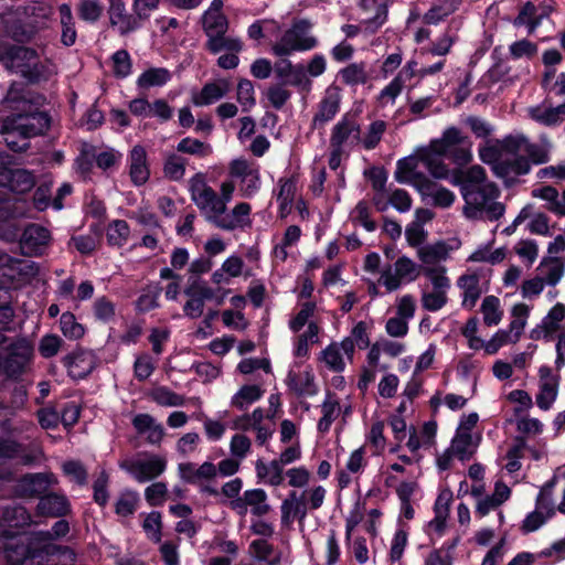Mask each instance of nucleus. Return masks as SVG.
Wrapping results in <instances>:
<instances>
[{
	"label": "nucleus",
	"mask_w": 565,
	"mask_h": 565,
	"mask_svg": "<svg viewBox=\"0 0 565 565\" xmlns=\"http://www.w3.org/2000/svg\"><path fill=\"white\" fill-rule=\"evenodd\" d=\"M113 73L117 78H125L131 73V57L126 50L116 51L113 56Z\"/></svg>",
	"instance_id": "bf43d9fd"
},
{
	"label": "nucleus",
	"mask_w": 565,
	"mask_h": 565,
	"mask_svg": "<svg viewBox=\"0 0 565 565\" xmlns=\"http://www.w3.org/2000/svg\"><path fill=\"white\" fill-rule=\"evenodd\" d=\"M250 548L255 553V557L259 562H266L268 565H278L280 563V556L269 559V556L274 553V545L268 541L258 539L250 543Z\"/></svg>",
	"instance_id": "052dcab7"
},
{
	"label": "nucleus",
	"mask_w": 565,
	"mask_h": 565,
	"mask_svg": "<svg viewBox=\"0 0 565 565\" xmlns=\"http://www.w3.org/2000/svg\"><path fill=\"white\" fill-rule=\"evenodd\" d=\"M36 511L41 516L63 518L71 512V503L64 494L46 492L40 497Z\"/></svg>",
	"instance_id": "2eb2a0df"
},
{
	"label": "nucleus",
	"mask_w": 565,
	"mask_h": 565,
	"mask_svg": "<svg viewBox=\"0 0 565 565\" xmlns=\"http://www.w3.org/2000/svg\"><path fill=\"white\" fill-rule=\"evenodd\" d=\"M494 199H489L483 206L466 205L465 213L469 217H475L477 213L484 212L487 217L491 221L500 218L504 214V205L500 202H493Z\"/></svg>",
	"instance_id": "6e6d98bb"
},
{
	"label": "nucleus",
	"mask_w": 565,
	"mask_h": 565,
	"mask_svg": "<svg viewBox=\"0 0 565 565\" xmlns=\"http://www.w3.org/2000/svg\"><path fill=\"white\" fill-rule=\"evenodd\" d=\"M278 183L279 193L277 200L280 202V206H291L297 190V178L295 175H291L290 178H281L279 179Z\"/></svg>",
	"instance_id": "13d9d810"
},
{
	"label": "nucleus",
	"mask_w": 565,
	"mask_h": 565,
	"mask_svg": "<svg viewBox=\"0 0 565 565\" xmlns=\"http://www.w3.org/2000/svg\"><path fill=\"white\" fill-rule=\"evenodd\" d=\"M0 548L7 565H23L26 559L42 557V541L28 532H13L0 524Z\"/></svg>",
	"instance_id": "f03ea898"
},
{
	"label": "nucleus",
	"mask_w": 565,
	"mask_h": 565,
	"mask_svg": "<svg viewBox=\"0 0 565 565\" xmlns=\"http://www.w3.org/2000/svg\"><path fill=\"white\" fill-rule=\"evenodd\" d=\"M339 74L342 82L350 86L366 84L370 81L364 63H351L342 68Z\"/></svg>",
	"instance_id": "4c0bfd02"
},
{
	"label": "nucleus",
	"mask_w": 565,
	"mask_h": 565,
	"mask_svg": "<svg viewBox=\"0 0 565 565\" xmlns=\"http://www.w3.org/2000/svg\"><path fill=\"white\" fill-rule=\"evenodd\" d=\"M210 149V145L191 137H185L181 139L177 146L178 152L193 154L198 157H205Z\"/></svg>",
	"instance_id": "680f3d73"
},
{
	"label": "nucleus",
	"mask_w": 565,
	"mask_h": 565,
	"mask_svg": "<svg viewBox=\"0 0 565 565\" xmlns=\"http://www.w3.org/2000/svg\"><path fill=\"white\" fill-rule=\"evenodd\" d=\"M130 234L129 224L125 220H115L109 224L107 231V243L109 246L121 247Z\"/></svg>",
	"instance_id": "a18cd8bd"
},
{
	"label": "nucleus",
	"mask_w": 565,
	"mask_h": 565,
	"mask_svg": "<svg viewBox=\"0 0 565 565\" xmlns=\"http://www.w3.org/2000/svg\"><path fill=\"white\" fill-rule=\"evenodd\" d=\"M543 19V15H536V7L532 2H526L514 19L515 26L526 25L529 34L535 32Z\"/></svg>",
	"instance_id": "ea45409f"
},
{
	"label": "nucleus",
	"mask_w": 565,
	"mask_h": 565,
	"mask_svg": "<svg viewBox=\"0 0 565 565\" xmlns=\"http://www.w3.org/2000/svg\"><path fill=\"white\" fill-rule=\"evenodd\" d=\"M104 7L98 0H81L77 7L78 18L88 23L97 22L103 14Z\"/></svg>",
	"instance_id": "864d4df0"
},
{
	"label": "nucleus",
	"mask_w": 565,
	"mask_h": 565,
	"mask_svg": "<svg viewBox=\"0 0 565 565\" xmlns=\"http://www.w3.org/2000/svg\"><path fill=\"white\" fill-rule=\"evenodd\" d=\"M452 500L450 490H441L434 505L435 518L429 522V526L441 535L446 529V521L449 514V504Z\"/></svg>",
	"instance_id": "393cba45"
},
{
	"label": "nucleus",
	"mask_w": 565,
	"mask_h": 565,
	"mask_svg": "<svg viewBox=\"0 0 565 565\" xmlns=\"http://www.w3.org/2000/svg\"><path fill=\"white\" fill-rule=\"evenodd\" d=\"M166 460L153 456L148 460H137L131 463L129 471L139 482H146L159 477L166 469Z\"/></svg>",
	"instance_id": "6ab92c4d"
},
{
	"label": "nucleus",
	"mask_w": 565,
	"mask_h": 565,
	"mask_svg": "<svg viewBox=\"0 0 565 565\" xmlns=\"http://www.w3.org/2000/svg\"><path fill=\"white\" fill-rule=\"evenodd\" d=\"M171 78V74L167 68L151 67L142 72L138 79L139 88L160 87L166 85Z\"/></svg>",
	"instance_id": "473e14b6"
},
{
	"label": "nucleus",
	"mask_w": 565,
	"mask_h": 565,
	"mask_svg": "<svg viewBox=\"0 0 565 565\" xmlns=\"http://www.w3.org/2000/svg\"><path fill=\"white\" fill-rule=\"evenodd\" d=\"M186 159L175 153L167 157L163 166L164 175L171 181H179L185 173Z\"/></svg>",
	"instance_id": "5fc2aeb1"
},
{
	"label": "nucleus",
	"mask_w": 565,
	"mask_h": 565,
	"mask_svg": "<svg viewBox=\"0 0 565 565\" xmlns=\"http://www.w3.org/2000/svg\"><path fill=\"white\" fill-rule=\"evenodd\" d=\"M454 248L444 241L426 246V266H440L437 263L446 260Z\"/></svg>",
	"instance_id": "4d7b16f0"
},
{
	"label": "nucleus",
	"mask_w": 565,
	"mask_h": 565,
	"mask_svg": "<svg viewBox=\"0 0 565 565\" xmlns=\"http://www.w3.org/2000/svg\"><path fill=\"white\" fill-rule=\"evenodd\" d=\"M60 328L63 335L70 340L82 339L85 334L84 326L76 321L75 315L71 311L61 315Z\"/></svg>",
	"instance_id": "79ce46f5"
},
{
	"label": "nucleus",
	"mask_w": 565,
	"mask_h": 565,
	"mask_svg": "<svg viewBox=\"0 0 565 565\" xmlns=\"http://www.w3.org/2000/svg\"><path fill=\"white\" fill-rule=\"evenodd\" d=\"M467 137L456 128L446 129L440 139L431 140L429 149L437 154H445L457 164H467L471 158V151L466 147Z\"/></svg>",
	"instance_id": "423d86ee"
},
{
	"label": "nucleus",
	"mask_w": 565,
	"mask_h": 565,
	"mask_svg": "<svg viewBox=\"0 0 565 565\" xmlns=\"http://www.w3.org/2000/svg\"><path fill=\"white\" fill-rule=\"evenodd\" d=\"M481 312L487 326L499 324L503 316L500 309V299L495 296H487L482 301Z\"/></svg>",
	"instance_id": "49530a36"
},
{
	"label": "nucleus",
	"mask_w": 565,
	"mask_h": 565,
	"mask_svg": "<svg viewBox=\"0 0 565 565\" xmlns=\"http://www.w3.org/2000/svg\"><path fill=\"white\" fill-rule=\"evenodd\" d=\"M230 90V83L226 79L206 83L201 92L192 97L195 106H207L223 98Z\"/></svg>",
	"instance_id": "5701e85b"
},
{
	"label": "nucleus",
	"mask_w": 565,
	"mask_h": 565,
	"mask_svg": "<svg viewBox=\"0 0 565 565\" xmlns=\"http://www.w3.org/2000/svg\"><path fill=\"white\" fill-rule=\"evenodd\" d=\"M1 104L11 113L0 121V138L13 152H25L31 138L45 135L51 127L50 114L28 99L23 88L15 84L10 86Z\"/></svg>",
	"instance_id": "f257e3e1"
},
{
	"label": "nucleus",
	"mask_w": 565,
	"mask_h": 565,
	"mask_svg": "<svg viewBox=\"0 0 565 565\" xmlns=\"http://www.w3.org/2000/svg\"><path fill=\"white\" fill-rule=\"evenodd\" d=\"M458 7L457 0H434L426 13V22L437 23L452 13Z\"/></svg>",
	"instance_id": "c03bdc74"
},
{
	"label": "nucleus",
	"mask_w": 565,
	"mask_h": 565,
	"mask_svg": "<svg viewBox=\"0 0 565 565\" xmlns=\"http://www.w3.org/2000/svg\"><path fill=\"white\" fill-rule=\"evenodd\" d=\"M32 523V516L22 505H7L1 510L0 524L13 532H25Z\"/></svg>",
	"instance_id": "a211bd4d"
},
{
	"label": "nucleus",
	"mask_w": 565,
	"mask_h": 565,
	"mask_svg": "<svg viewBox=\"0 0 565 565\" xmlns=\"http://www.w3.org/2000/svg\"><path fill=\"white\" fill-rule=\"evenodd\" d=\"M223 0H212L201 17L202 29L206 34L228 30V19L223 13Z\"/></svg>",
	"instance_id": "f3484780"
},
{
	"label": "nucleus",
	"mask_w": 565,
	"mask_h": 565,
	"mask_svg": "<svg viewBox=\"0 0 565 565\" xmlns=\"http://www.w3.org/2000/svg\"><path fill=\"white\" fill-rule=\"evenodd\" d=\"M555 486V479H552L544 483L541 488L536 500H535V509L540 510L547 514V516L553 518L557 512V504L554 503L553 490Z\"/></svg>",
	"instance_id": "72a5a7b5"
},
{
	"label": "nucleus",
	"mask_w": 565,
	"mask_h": 565,
	"mask_svg": "<svg viewBox=\"0 0 565 565\" xmlns=\"http://www.w3.org/2000/svg\"><path fill=\"white\" fill-rule=\"evenodd\" d=\"M96 158V148L93 145L84 143L74 161L76 172L84 179L88 178L94 168Z\"/></svg>",
	"instance_id": "f704fd0d"
},
{
	"label": "nucleus",
	"mask_w": 565,
	"mask_h": 565,
	"mask_svg": "<svg viewBox=\"0 0 565 565\" xmlns=\"http://www.w3.org/2000/svg\"><path fill=\"white\" fill-rule=\"evenodd\" d=\"M351 135L352 129H350V116L349 114H345L332 129L330 138L331 147H343Z\"/></svg>",
	"instance_id": "e2e57ef3"
},
{
	"label": "nucleus",
	"mask_w": 565,
	"mask_h": 565,
	"mask_svg": "<svg viewBox=\"0 0 565 565\" xmlns=\"http://www.w3.org/2000/svg\"><path fill=\"white\" fill-rule=\"evenodd\" d=\"M511 495V489L502 481H497L494 484V491L491 495H484L477 502L476 513L483 518L491 511L498 509L501 504L509 500Z\"/></svg>",
	"instance_id": "aec40b11"
},
{
	"label": "nucleus",
	"mask_w": 565,
	"mask_h": 565,
	"mask_svg": "<svg viewBox=\"0 0 565 565\" xmlns=\"http://www.w3.org/2000/svg\"><path fill=\"white\" fill-rule=\"evenodd\" d=\"M539 377L536 404L541 409L548 411L557 398L561 377L547 365L540 367Z\"/></svg>",
	"instance_id": "ddd939ff"
},
{
	"label": "nucleus",
	"mask_w": 565,
	"mask_h": 565,
	"mask_svg": "<svg viewBox=\"0 0 565 565\" xmlns=\"http://www.w3.org/2000/svg\"><path fill=\"white\" fill-rule=\"evenodd\" d=\"M139 501V493L136 490L125 489L115 503V513L119 516L132 515Z\"/></svg>",
	"instance_id": "e433bc0d"
},
{
	"label": "nucleus",
	"mask_w": 565,
	"mask_h": 565,
	"mask_svg": "<svg viewBox=\"0 0 565 565\" xmlns=\"http://www.w3.org/2000/svg\"><path fill=\"white\" fill-rule=\"evenodd\" d=\"M67 375L74 381L87 379L96 367V359L92 350L77 345L76 349L62 359Z\"/></svg>",
	"instance_id": "f8f14e48"
},
{
	"label": "nucleus",
	"mask_w": 565,
	"mask_h": 565,
	"mask_svg": "<svg viewBox=\"0 0 565 565\" xmlns=\"http://www.w3.org/2000/svg\"><path fill=\"white\" fill-rule=\"evenodd\" d=\"M426 198H430L434 205L447 209L454 203L456 196L450 190L426 181Z\"/></svg>",
	"instance_id": "8fccbe9b"
},
{
	"label": "nucleus",
	"mask_w": 565,
	"mask_h": 565,
	"mask_svg": "<svg viewBox=\"0 0 565 565\" xmlns=\"http://www.w3.org/2000/svg\"><path fill=\"white\" fill-rule=\"evenodd\" d=\"M58 13H60L61 25H62L61 42L65 46H72L76 41L77 33L75 30L74 18H73L71 6L67 3L61 4L58 7Z\"/></svg>",
	"instance_id": "7c9ffc66"
},
{
	"label": "nucleus",
	"mask_w": 565,
	"mask_h": 565,
	"mask_svg": "<svg viewBox=\"0 0 565 565\" xmlns=\"http://www.w3.org/2000/svg\"><path fill=\"white\" fill-rule=\"evenodd\" d=\"M452 183L461 185L466 205L470 206H483L489 199H497L500 194L498 186L487 181L486 170L481 166H472L466 171L457 172Z\"/></svg>",
	"instance_id": "7ed1b4c3"
},
{
	"label": "nucleus",
	"mask_w": 565,
	"mask_h": 565,
	"mask_svg": "<svg viewBox=\"0 0 565 565\" xmlns=\"http://www.w3.org/2000/svg\"><path fill=\"white\" fill-rule=\"evenodd\" d=\"M405 236L408 244L417 248V257L424 263V206L415 211V220L406 226Z\"/></svg>",
	"instance_id": "4be33fe9"
},
{
	"label": "nucleus",
	"mask_w": 565,
	"mask_h": 565,
	"mask_svg": "<svg viewBox=\"0 0 565 565\" xmlns=\"http://www.w3.org/2000/svg\"><path fill=\"white\" fill-rule=\"evenodd\" d=\"M129 175L131 182L137 185H143L150 178V169L147 162V151L146 149L137 145L135 146L129 153Z\"/></svg>",
	"instance_id": "dca6fc26"
},
{
	"label": "nucleus",
	"mask_w": 565,
	"mask_h": 565,
	"mask_svg": "<svg viewBox=\"0 0 565 565\" xmlns=\"http://www.w3.org/2000/svg\"><path fill=\"white\" fill-rule=\"evenodd\" d=\"M10 182L4 183L2 188H7L11 192L24 194L35 185V178L32 172L26 169L15 167L9 175Z\"/></svg>",
	"instance_id": "cd10ccee"
},
{
	"label": "nucleus",
	"mask_w": 565,
	"mask_h": 565,
	"mask_svg": "<svg viewBox=\"0 0 565 565\" xmlns=\"http://www.w3.org/2000/svg\"><path fill=\"white\" fill-rule=\"evenodd\" d=\"M565 319V305L557 302L543 318L540 326L544 338H550L561 329V323Z\"/></svg>",
	"instance_id": "c756f323"
},
{
	"label": "nucleus",
	"mask_w": 565,
	"mask_h": 565,
	"mask_svg": "<svg viewBox=\"0 0 565 565\" xmlns=\"http://www.w3.org/2000/svg\"><path fill=\"white\" fill-rule=\"evenodd\" d=\"M57 480L53 473L35 472L25 473L17 480L13 493L18 498H39L47 492L49 488Z\"/></svg>",
	"instance_id": "9d476101"
},
{
	"label": "nucleus",
	"mask_w": 565,
	"mask_h": 565,
	"mask_svg": "<svg viewBox=\"0 0 565 565\" xmlns=\"http://www.w3.org/2000/svg\"><path fill=\"white\" fill-rule=\"evenodd\" d=\"M7 56L11 66L18 68V64L29 63L31 60L36 58L38 53L31 47L13 45L8 50Z\"/></svg>",
	"instance_id": "69168bd1"
},
{
	"label": "nucleus",
	"mask_w": 565,
	"mask_h": 565,
	"mask_svg": "<svg viewBox=\"0 0 565 565\" xmlns=\"http://www.w3.org/2000/svg\"><path fill=\"white\" fill-rule=\"evenodd\" d=\"M226 32L227 31H220L206 34L207 41L205 43V49L211 54H218L224 50L238 53L242 50V42L238 39L226 36Z\"/></svg>",
	"instance_id": "a878e982"
},
{
	"label": "nucleus",
	"mask_w": 565,
	"mask_h": 565,
	"mask_svg": "<svg viewBox=\"0 0 565 565\" xmlns=\"http://www.w3.org/2000/svg\"><path fill=\"white\" fill-rule=\"evenodd\" d=\"M312 28V23L308 19L296 20L291 28L286 30L280 41L271 47L274 55L282 57L289 56L292 52H305L315 49L318 40L310 35L308 31Z\"/></svg>",
	"instance_id": "39448f33"
},
{
	"label": "nucleus",
	"mask_w": 565,
	"mask_h": 565,
	"mask_svg": "<svg viewBox=\"0 0 565 565\" xmlns=\"http://www.w3.org/2000/svg\"><path fill=\"white\" fill-rule=\"evenodd\" d=\"M539 276L547 285H556L563 277L564 269L561 262L557 258H548L543 260L539 268Z\"/></svg>",
	"instance_id": "c9c22d12"
},
{
	"label": "nucleus",
	"mask_w": 565,
	"mask_h": 565,
	"mask_svg": "<svg viewBox=\"0 0 565 565\" xmlns=\"http://www.w3.org/2000/svg\"><path fill=\"white\" fill-rule=\"evenodd\" d=\"M154 363L150 354L142 353L134 363V375L139 382L148 380L154 371Z\"/></svg>",
	"instance_id": "338daca9"
},
{
	"label": "nucleus",
	"mask_w": 565,
	"mask_h": 565,
	"mask_svg": "<svg viewBox=\"0 0 565 565\" xmlns=\"http://www.w3.org/2000/svg\"><path fill=\"white\" fill-rule=\"evenodd\" d=\"M529 115L534 121L543 126H558L565 117V104L556 107H548L545 105L531 107L529 109Z\"/></svg>",
	"instance_id": "b1692460"
},
{
	"label": "nucleus",
	"mask_w": 565,
	"mask_h": 565,
	"mask_svg": "<svg viewBox=\"0 0 565 565\" xmlns=\"http://www.w3.org/2000/svg\"><path fill=\"white\" fill-rule=\"evenodd\" d=\"M458 286L462 290V307L472 309L481 296L480 278L472 275H463L458 280Z\"/></svg>",
	"instance_id": "bb28decb"
},
{
	"label": "nucleus",
	"mask_w": 565,
	"mask_h": 565,
	"mask_svg": "<svg viewBox=\"0 0 565 565\" xmlns=\"http://www.w3.org/2000/svg\"><path fill=\"white\" fill-rule=\"evenodd\" d=\"M530 170V160L523 156H513L512 159L503 158L493 168L494 174L505 180H513L519 175L527 174Z\"/></svg>",
	"instance_id": "412c9836"
},
{
	"label": "nucleus",
	"mask_w": 565,
	"mask_h": 565,
	"mask_svg": "<svg viewBox=\"0 0 565 565\" xmlns=\"http://www.w3.org/2000/svg\"><path fill=\"white\" fill-rule=\"evenodd\" d=\"M62 470L65 476L72 477L78 486L87 483V470L84 465L78 460H67L63 463Z\"/></svg>",
	"instance_id": "774afa93"
},
{
	"label": "nucleus",
	"mask_w": 565,
	"mask_h": 565,
	"mask_svg": "<svg viewBox=\"0 0 565 565\" xmlns=\"http://www.w3.org/2000/svg\"><path fill=\"white\" fill-rule=\"evenodd\" d=\"M250 211V204L241 202L234 206L232 215H225L223 217L206 216V218L222 230L233 231L242 222L241 217L248 216Z\"/></svg>",
	"instance_id": "c85d7f7f"
},
{
	"label": "nucleus",
	"mask_w": 565,
	"mask_h": 565,
	"mask_svg": "<svg viewBox=\"0 0 565 565\" xmlns=\"http://www.w3.org/2000/svg\"><path fill=\"white\" fill-rule=\"evenodd\" d=\"M542 143H531L527 141L525 152L535 164L546 163L551 158L552 142L544 136L541 138Z\"/></svg>",
	"instance_id": "de8ad7c7"
},
{
	"label": "nucleus",
	"mask_w": 565,
	"mask_h": 565,
	"mask_svg": "<svg viewBox=\"0 0 565 565\" xmlns=\"http://www.w3.org/2000/svg\"><path fill=\"white\" fill-rule=\"evenodd\" d=\"M340 104V88L334 85L329 86L318 104V111L312 119V129L323 127L326 122L331 121L339 113Z\"/></svg>",
	"instance_id": "4468645a"
},
{
	"label": "nucleus",
	"mask_w": 565,
	"mask_h": 565,
	"mask_svg": "<svg viewBox=\"0 0 565 565\" xmlns=\"http://www.w3.org/2000/svg\"><path fill=\"white\" fill-rule=\"evenodd\" d=\"M450 279L446 276L444 266H426V310L441 309L448 298Z\"/></svg>",
	"instance_id": "0eeeda50"
},
{
	"label": "nucleus",
	"mask_w": 565,
	"mask_h": 565,
	"mask_svg": "<svg viewBox=\"0 0 565 565\" xmlns=\"http://www.w3.org/2000/svg\"><path fill=\"white\" fill-rule=\"evenodd\" d=\"M419 163H424V145L417 146L413 154L397 161L394 178L398 183H413L424 200V172L416 171Z\"/></svg>",
	"instance_id": "1a4fd4ad"
},
{
	"label": "nucleus",
	"mask_w": 565,
	"mask_h": 565,
	"mask_svg": "<svg viewBox=\"0 0 565 565\" xmlns=\"http://www.w3.org/2000/svg\"><path fill=\"white\" fill-rule=\"evenodd\" d=\"M450 447L460 460L469 459L476 448L471 434L466 433H457Z\"/></svg>",
	"instance_id": "603ef678"
},
{
	"label": "nucleus",
	"mask_w": 565,
	"mask_h": 565,
	"mask_svg": "<svg viewBox=\"0 0 565 565\" xmlns=\"http://www.w3.org/2000/svg\"><path fill=\"white\" fill-rule=\"evenodd\" d=\"M18 71L29 84L47 79V66L40 61L18 64Z\"/></svg>",
	"instance_id": "a19ab883"
},
{
	"label": "nucleus",
	"mask_w": 565,
	"mask_h": 565,
	"mask_svg": "<svg viewBox=\"0 0 565 565\" xmlns=\"http://www.w3.org/2000/svg\"><path fill=\"white\" fill-rule=\"evenodd\" d=\"M243 488V480L241 478H235L230 480L228 482L224 483L221 488V490H217L216 488L209 486V484H201L200 486V492L203 494H209L216 497L220 493L224 497L234 500L236 498H239L238 494Z\"/></svg>",
	"instance_id": "37998d69"
},
{
	"label": "nucleus",
	"mask_w": 565,
	"mask_h": 565,
	"mask_svg": "<svg viewBox=\"0 0 565 565\" xmlns=\"http://www.w3.org/2000/svg\"><path fill=\"white\" fill-rule=\"evenodd\" d=\"M109 475L103 469L93 482V500L100 508H105L109 500Z\"/></svg>",
	"instance_id": "3c124183"
},
{
	"label": "nucleus",
	"mask_w": 565,
	"mask_h": 565,
	"mask_svg": "<svg viewBox=\"0 0 565 565\" xmlns=\"http://www.w3.org/2000/svg\"><path fill=\"white\" fill-rule=\"evenodd\" d=\"M34 348L26 338H18L0 345V375L18 381L28 371Z\"/></svg>",
	"instance_id": "20e7f679"
},
{
	"label": "nucleus",
	"mask_w": 565,
	"mask_h": 565,
	"mask_svg": "<svg viewBox=\"0 0 565 565\" xmlns=\"http://www.w3.org/2000/svg\"><path fill=\"white\" fill-rule=\"evenodd\" d=\"M191 200L202 212H211L212 216H221L225 213L224 203L217 193L206 184L204 175L196 173L190 179Z\"/></svg>",
	"instance_id": "6e6552de"
},
{
	"label": "nucleus",
	"mask_w": 565,
	"mask_h": 565,
	"mask_svg": "<svg viewBox=\"0 0 565 565\" xmlns=\"http://www.w3.org/2000/svg\"><path fill=\"white\" fill-rule=\"evenodd\" d=\"M334 394L331 391H327L326 399L321 405L322 417L318 420L317 429L321 434H326L330 430L332 423L337 417V412L340 408V404L337 399H331Z\"/></svg>",
	"instance_id": "2f4dec72"
},
{
	"label": "nucleus",
	"mask_w": 565,
	"mask_h": 565,
	"mask_svg": "<svg viewBox=\"0 0 565 565\" xmlns=\"http://www.w3.org/2000/svg\"><path fill=\"white\" fill-rule=\"evenodd\" d=\"M152 399L160 406L179 407L185 404V397L167 386H159L152 392Z\"/></svg>",
	"instance_id": "09e8293b"
},
{
	"label": "nucleus",
	"mask_w": 565,
	"mask_h": 565,
	"mask_svg": "<svg viewBox=\"0 0 565 565\" xmlns=\"http://www.w3.org/2000/svg\"><path fill=\"white\" fill-rule=\"evenodd\" d=\"M63 344L64 341L60 335L53 333L45 334L40 340L39 353L44 359H51L57 354Z\"/></svg>",
	"instance_id": "0e129e2a"
},
{
	"label": "nucleus",
	"mask_w": 565,
	"mask_h": 565,
	"mask_svg": "<svg viewBox=\"0 0 565 565\" xmlns=\"http://www.w3.org/2000/svg\"><path fill=\"white\" fill-rule=\"evenodd\" d=\"M264 391L259 385H243L232 398V405L238 409H244L246 405L257 402L262 398Z\"/></svg>",
	"instance_id": "58836bf2"
},
{
	"label": "nucleus",
	"mask_w": 565,
	"mask_h": 565,
	"mask_svg": "<svg viewBox=\"0 0 565 565\" xmlns=\"http://www.w3.org/2000/svg\"><path fill=\"white\" fill-rule=\"evenodd\" d=\"M51 241L50 231L36 223L28 224L19 237V249L24 256H41Z\"/></svg>",
	"instance_id": "9b49d317"
}]
</instances>
